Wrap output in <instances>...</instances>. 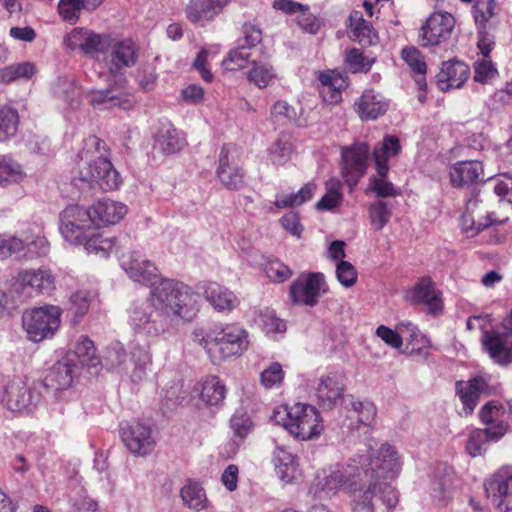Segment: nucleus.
<instances>
[{
    "label": "nucleus",
    "mask_w": 512,
    "mask_h": 512,
    "mask_svg": "<svg viewBox=\"0 0 512 512\" xmlns=\"http://www.w3.org/2000/svg\"><path fill=\"white\" fill-rule=\"evenodd\" d=\"M248 333L237 324H225L210 329L200 340L213 363L242 355L248 348Z\"/></svg>",
    "instance_id": "3"
},
{
    "label": "nucleus",
    "mask_w": 512,
    "mask_h": 512,
    "mask_svg": "<svg viewBox=\"0 0 512 512\" xmlns=\"http://www.w3.org/2000/svg\"><path fill=\"white\" fill-rule=\"evenodd\" d=\"M335 273L339 283L346 288L354 286L358 280L356 268L348 261H338Z\"/></svg>",
    "instance_id": "60"
},
{
    "label": "nucleus",
    "mask_w": 512,
    "mask_h": 512,
    "mask_svg": "<svg viewBox=\"0 0 512 512\" xmlns=\"http://www.w3.org/2000/svg\"><path fill=\"white\" fill-rule=\"evenodd\" d=\"M401 56L411 70L420 77L416 80L420 89L426 88L425 73L427 65L423 54L416 47H405L401 51Z\"/></svg>",
    "instance_id": "42"
},
{
    "label": "nucleus",
    "mask_w": 512,
    "mask_h": 512,
    "mask_svg": "<svg viewBox=\"0 0 512 512\" xmlns=\"http://www.w3.org/2000/svg\"><path fill=\"white\" fill-rule=\"evenodd\" d=\"M469 76L470 68L466 63L450 59V88H461Z\"/></svg>",
    "instance_id": "62"
},
{
    "label": "nucleus",
    "mask_w": 512,
    "mask_h": 512,
    "mask_svg": "<svg viewBox=\"0 0 512 512\" xmlns=\"http://www.w3.org/2000/svg\"><path fill=\"white\" fill-rule=\"evenodd\" d=\"M251 53L244 46L237 45L235 49H232L227 57L222 61V66L225 70L236 71L244 68L250 60Z\"/></svg>",
    "instance_id": "55"
},
{
    "label": "nucleus",
    "mask_w": 512,
    "mask_h": 512,
    "mask_svg": "<svg viewBox=\"0 0 512 512\" xmlns=\"http://www.w3.org/2000/svg\"><path fill=\"white\" fill-rule=\"evenodd\" d=\"M226 396V387L218 376H208L201 383L200 398L210 406L221 404Z\"/></svg>",
    "instance_id": "37"
},
{
    "label": "nucleus",
    "mask_w": 512,
    "mask_h": 512,
    "mask_svg": "<svg viewBox=\"0 0 512 512\" xmlns=\"http://www.w3.org/2000/svg\"><path fill=\"white\" fill-rule=\"evenodd\" d=\"M258 323L266 334L282 333L286 330V323L268 308L260 310Z\"/></svg>",
    "instance_id": "56"
},
{
    "label": "nucleus",
    "mask_w": 512,
    "mask_h": 512,
    "mask_svg": "<svg viewBox=\"0 0 512 512\" xmlns=\"http://www.w3.org/2000/svg\"><path fill=\"white\" fill-rule=\"evenodd\" d=\"M402 146L399 138L394 135H385L372 151L375 162L376 175L369 178V190L377 197H396L400 191L388 180L390 170L389 159L400 154Z\"/></svg>",
    "instance_id": "4"
},
{
    "label": "nucleus",
    "mask_w": 512,
    "mask_h": 512,
    "mask_svg": "<svg viewBox=\"0 0 512 512\" xmlns=\"http://www.w3.org/2000/svg\"><path fill=\"white\" fill-rule=\"evenodd\" d=\"M119 261L132 280L145 285H155L159 275L158 268L153 262L142 259L136 251L121 254Z\"/></svg>",
    "instance_id": "18"
},
{
    "label": "nucleus",
    "mask_w": 512,
    "mask_h": 512,
    "mask_svg": "<svg viewBox=\"0 0 512 512\" xmlns=\"http://www.w3.org/2000/svg\"><path fill=\"white\" fill-rule=\"evenodd\" d=\"M79 368L78 364L74 362V359L66 356L62 362H58L53 366L49 380L56 385L57 389H65L72 384L73 378Z\"/></svg>",
    "instance_id": "36"
},
{
    "label": "nucleus",
    "mask_w": 512,
    "mask_h": 512,
    "mask_svg": "<svg viewBox=\"0 0 512 512\" xmlns=\"http://www.w3.org/2000/svg\"><path fill=\"white\" fill-rule=\"evenodd\" d=\"M329 291L325 276L321 272L300 274L289 286L288 296L293 305L314 307L319 298Z\"/></svg>",
    "instance_id": "8"
},
{
    "label": "nucleus",
    "mask_w": 512,
    "mask_h": 512,
    "mask_svg": "<svg viewBox=\"0 0 512 512\" xmlns=\"http://www.w3.org/2000/svg\"><path fill=\"white\" fill-rule=\"evenodd\" d=\"M294 151L291 135L281 132L268 148V158L274 166L286 164Z\"/></svg>",
    "instance_id": "35"
},
{
    "label": "nucleus",
    "mask_w": 512,
    "mask_h": 512,
    "mask_svg": "<svg viewBox=\"0 0 512 512\" xmlns=\"http://www.w3.org/2000/svg\"><path fill=\"white\" fill-rule=\"evenodd\" d=\"M235 146L224 144L219 152L215 175L219 183L229 191H240L247 186V174L235 157Z\"/></svg>",
    "instance_id": "12"
},
{
    "label": "nucleus",
    "mask_w": 512,
    "mask_h": 512,
    "mask_svg": "<svg viewBox=\"0 0 512 512\" xmlns=\"http://www.w3.org/2000/svg\"><path fill=\"white\" fill-rule=\"evenodd\" d=\"M340 172L345 183L353 190L368 169L370 149L365 142H354L341 147Z\"/></svg>",
    "instance_id": "9"
},
{
    "label": "nucleus",
    "mask_w": 512,
    "mask_h": 512,
    "mask_svg": "<svg viewBox=\"0 0 512 512\" xmlns=\"http://www.w3.org/2000/svg\"><path fill=\"white\" fill-rule=\"evenodd\" d=\"M184 504L195 511L206 507L207 498L204 489L196 482L188 480L180 491Z\"/></svg>",
    "instance_id": "43"
},
{
    "label": "nucleus",
    "mask_w": 512,
    "mask_h": 512,
    "mask_svg": "<svg viewBox=\"0 0 512 512\" xmlns=\"http://www.w3.org/2000/svg\"><path fill=\"white\" fill-rule=\"evenodd\" d=\"M345 62L352 73H367L373 63V59H368L358 48H351L345 52Z\"/></svg>",
    "instance_id": "53"
},
{
    "label": "nucleus",
    "mask_w": 512,
    "mask_h": 512,
    "mask_svg": "<svg viewBox=\"0 0 512 512\" xmlns=\"http://www.w3.org/2000/svg\"><path fill=\"white\" fill-rule=\"evenodd\" d=\"M19 126V114L9 106L0 107V142L14 137Z\"/></svg>",
    "instance_id": "47"
},
{
    "label": "nucleus",
    "mask_w": 512,
    "mask_h": 512,
    "mask_svg": "<svg viewBox=\"0 0 512 512\" xmlns=\"http://www.w3.org/2000/svg\"><path fill=\"white\" fill-rule=\"evenodd\" d=\"M354 411L358 414L357 420L359 423L370 426L376 417V407L372 403L354 402Z\"/></svg>",
    "instance_id": "64"
},
{
    "label": "nucleus",
    "mask_w": 512,
    "mask_h": 512,
    "mask_svg": "<svg viewBox=\"0 0 512 512\" xmlns=\"http://www.w3.org/2000/svg\"><path fill=\"white\" fill-rule=\"evenodd\" d=\"M23 178L21 166L7 159L6 157L0 158V185L4 186L12 182H18Z\"/></svg>",
    "instance_id": "58"
},
{
    "label": "nucleus",
    "mask_w": 512,
    "mask_h": 512,
    "mask_svg": "<svg viewBox=\"0 0 512 512\" xmlns=\"http://www.w3.org/2000/svg\"><path fill=\"white\" fill-rule=\"evenodd\" d=\"M359 465L335 466L318 472L315 493L331 497L343 491L349 494L352 512H393L398 503L397 492L388 490L382 480L395 478L401 469L400 457L389 444L370 449L360 456Z\"/></svg>",
    "instance_id": "1"
},
{
    "label": "nucleus",
    "mask_w": 512,
    "mask_h": 512,
    "mask_svg": "<svg viewBox=\"0 0 512 512\" xmlns=\"http://www.w3.org/2000/svg\"><path fill=\"white\" fill-rule=\"evenodd\" d=\"M482 172V164L478 161L457 162L450 172V183L456 187H463L477 181Z\"/></svg>",
    "instance_id": "33"
},
{
    "label": "nucleus",
    "mask_w": 512,
    "mask_h": 512,
    "mask_svg": "<svg viewBox=\"0 0 512 512\" xmlns=\"http://www.w3.org/2000/svg\"><path fill=\"white\" fill-rule=\"evenodd\" d=\"M342 182L331 178L326 182V193L317 202L318 210L331 211L339 207L343 201Z\"/></svg>",
    "instance_id": "44"
},
{
    "label": "nucleus",
    "mask_w": 512,
    "mask_h": 512,
    "mask_svg": "<svg viewBox=\"0 0 512 512\" xmlns=\"http://www.w3.org/2000/svg\"><path fill=\"white\" fill-rule=\"evenodd\" d=\"M487 497L498 508H512V465L502 466L484 483Z\"/></svg>",
    "instance_id": "15"
},
{
    "label": "nucleus",
    "mask_w": 512,
    "mask_h": 512,
    "mask_svg": "<svg viewBox=\"0 0 512 512\" xmlns=\"http://www.w3.org/2000/svg\"><path fill=\"white\" fill-rule=\"evenodd\" d=\"M69 358H77L78 366H89L95 367L100 361L96 355V348L94 342L85 335L80 336L78 339L75 349L72 353H68Z\"/></svg>",
    "instance_id": "39"
},
{
    "label": "nucleus",
    "mask_w": 512,
    "mask_h": 512,
    "mask_svg": "<svg viewBox=\"0 0 512 512\" xmlns=\"http://www.w3.org/2000/svg\"><path fill=\"white\" fill-rule=\"evenodd\" d=\"M505 410L503 406L497 405L495 402L486 403L479 412V417L484 424L489 425L487 428L479 432L483 434L488 441H498L508 431V424L504 420Z\"/></svg>",
    "instance_id": "22"
},
{
    "label": "nucleus",
    "mask_w": 512,
    "mask_h": 512,
    "mask_svg": "<svg viewBox=\"0 0 512 512\" xmlns=\"http://www.w3.org/2000/svg\"><path fill=\"white\" fill-rule=\"evenodd\" d=\"M62 309L56 305L36 307L23 315V327L29 340L40 342L52 338L60 327Z\"/></svg>",
    "instance_id": "6"
},
{
    "label": "nucleus",
    "mask_w": 512,
    "mask_h": 512,
    "mask_svg": "<svg viewBox=\"0 0 512 512\" xmlns=\"http://www.w3.org/2000/svg\"><path fill=\"white\" fill-rule=\"evenodd\" d=\"M36 73V67L31 62L11 64L0 69V82L9 84L20 79H30Z\"/></svg>",
    "instance_id": "46"
},
{
    "label": "nucleus",
    "mask_w": 512,
    "mask_h": 512,
    "mask_svg": "<svg viewBox=\"0 0 512 512\" xmlns=\"http://www.w3.org/2000/svg\"><path fill=\"white\" fill-rule=\"evenodd\" d=\"M344 385L336 373H328L319 379L316 388L318 404L323 409H332L343 397Z\"/></svg>",
    "instance_id": "26"
},
{
    "label": "nucleus",
    "mask_w": 512,
    "mask_h": 512,
    "mask_svg": "<svg viewBox=\"0 0 512 512\" xmlns=\"http://www.w3.org/2000/svg\"><path fill=\"white\" fill-rule=\"evenodd\" d=\"M204 295L218 311H231L239 304L237 296L232 291L216 282L206 285Z\"/></svg>",
    "instance_id": "30"
},
{
    "label": "nucleus",
    "mask_w": 512,
    "mask_h": 512,
    "mask_svg": "<svg viewBox=\"0 0 512 512\" xmlns=\"http://www.w3.org/2000/svg\"><path fill=\"white\" fill-rule=\"evenodd\" d=\"M315 189L316 185L314 183H307L302 186L296 193L277 197L274 201V205L280 209L300 206L312 198Z\"/></svg>",
    "instance_id": "49"
},
{
    "label": "nucleus",
    "mask_w": 512,
    "mask_h": 512,
    "mask_svg": "<svg viewBox=\"0 0 512 512\" xmlns=\"http://www.w3.org/2000/svg\"><path fill=\"white\" fill-rule=\"evenodd\" d=\"M92 226L89 211L82 205L70 204L59 214V232L71 245H82L89 236Z\"/></svg>",
    "instance_id": "7"
},
{
    "label": "nucleus",
    "mask_w": 512,
    "mask_h": 512,
    "mask_svg": "<svg viewBox=\"0 0 512 512\" xmlns=\"http://www.w3.org/2000/svg\"><path fill=\"white\" fill-rule=\"evenodd\" d=\"M284 428L296 439L302 441L318 438L324 430L319 411L312 405L294 403L286 408Z\"/></svg>",
    "instance_id": "5"
},
{
    "label": "nucleus",
    "mask_w": 512,
    "mask_h": 512,
    "mask_svg": "<svg viewBox=\"0 0 512 512\" xmlns=\"http://www.w3.org/2000/svg\"><path fill=\"white\" fill-rule=\"evenodd\" d=\"M198 295L181 282L161 280L151 289L147 311L135 305L129 321L137 333L157 337L180 322L192 321L199 312Z\"/></svg>",
    "instance_id": "2"
},
{
    "label": "nucleus",
    "mask_w": 512,
    "mask_h": 512,
    "mask_svg": "<svg viewBox=\"0 0 512 512\" xmlns=\"http://www.w3.org/2000/svg\"><path fill=\"white\" fill-rule=\"evenodd\" d=\"M154 141V147L159 148L163 154L177 153L186 145L183 134L171 124L164 125L159 129Z\"/></svg>",
    "instance_id": "32"
},
{
    "label": "nucleus",
    "mask_w": 512,
    "mask_h": 512,
    "mask_svg": "<svg viewBox=\"0 0 512 512\" xmlns=\"http://www.w3.org/2000/svg\"><path fill=\"white\" fill-rule=\"evenodd\" d=\"M263 269L266 276L275 283H283L293 274L292 270L278 259H268Z\"/></svg>",
    "instance_id": "57"
},
{
    "label": "nucleus",
    "mask_w": 512,
    "mask_h": 512,
    "mask_svg": "<svg viewBox=\"0 0 512 512\" xmlns=\"http://www.w3.org/2000/svg\"><path fill=\"white\" fill-rule=\"evenodd\" d=\"M442 293L436 288L430 277H422L411 290V300L423 304L429 314L438 315L443 311Z\"/></svg>",
    "instance_id": "23"
},
{
    "label": "nucleus",
    "mask_w": 512,
    "mask_h": 512,
    "mask_svg": "<svg viewBox=\"0 0 512 512\" xmlns=\"http://www.w3.org/2000/svg\"><path fill=\"white\" fill-rule=\"evenodd\" d=\"M251 69L247 73V79L256 87L263 89L268 87L276 78V73L269 63L251 61Z\"/></svg>",
    "instance_id": "45"
},
{
    "label": "nucleus",
    "mask_w": 512,
    "mask_h": 512,
    "mask_svg": "<svg viewBox=\"0 0 512 512\" xmlns=\"http://www.w3.org/2000/svg\"><path fill=\"white\" fill-rule=\"evenodd\" d=\"M36 397L21 379L8 381L0 394L3 405L11 411H22L32 405Z\"/></svg>",
    "instance_id": "21"
},
{
    "label": "nucleus",
    "mask_w": 512,
    "mask_h": 512,
    "mask_svg": "<svg viewBox=\"0 0 512 512\" xmlns=\"http://www.w3.org/2000/svg\"><path fill=\"white\" fill-rule=\"evenodd\" d=\"M473 8L477 29H488L499 23V8L495 0H476Z\"/></svg>",
    "instance_id": "34"
},
{
    "label": "nucleus",
    "mask_w": 512,
    "mask_h": 512,
    "mask_svg": "<svg viewBox=\"0 0 512 512\" xmlns=\"http://www.w3.org/2000/svg\"><path fill=\"white\" fill-rule=\"evenodd\" d=\"M85 250L89 254H95L99 257H107L116 249L117 238L108 237L103 233L89 234L84 243Z\"/></svg>",
    "instance_id": "41"
},
{
    "label": "nucleus",
    "mask_w": 512,
    "mask_h": 512,
    "mask_svg": "<svg viewBox=\"0 0 512 512\" xmlns=\"http://www.w3.org/2000/svg\"><path fill=\"white\" fill-rule=\"evenodd\" d=\"M285 378V371L279 362H272L260 374V383L265 389L279 388Z\"/></svg>",
    "instance_id": "54"
},
{
    "label": "nucleus",
    "mask_w": 512,
    "mask_h": 512,
    "mask_svg": "<svg viewBox=\"0 0 512 512\" xmlns=\"http://www.w3.org/2000/svg\"><path fill=\"white\" fill-rule=\"evenodd\" d=\"M109 155L110 148L107 143L95 135H90L84 140V147L78 153V157L81 160L89 162L93 159H97L98 157L109 158Z\"/></svg>",
    "instance_id": "48"
},
{
    "label": "nucleus",
    "mask_w": 512,
    "mask_h": 512,
    "mask_svg": "<svg viewBox=\"0 0 512 512\" xmlns=\"http://www.w3.org/2000/svg\"><path fill=\"white\" fill-rule=\"evenodd\" d=\"M112 36L100 34L86 27H75L64 37V46L72 51H79L85 56L98 58L111 46Z\"/></svg>",
    "instance_id": "10"
},
{
    "label": "nucleus",
    "mask_w": 512,
    "mask_h": 512,
    "mask_svg": "<svg viewBox=\"0 0 512 512\" xmlns=\"http://www.w3.org/2000/svg\"><path fill=\"white\" fill-rule=\"evenodd\" d=\"M80 180L87 183L91 189H99L103 192L117 190L122 179L107 157H98L91 160L87 166L79 172Z\"/></svg>",
    "instance_id": "11"
},
{
    "label": "nucleus",
    "mask_w": 512,
    "mask_h": 512,
    "mask_svg": "<svg viewBox=\"0 0 512 512\" xmlns=\"http://www.w3.org/2000/svg\"><path fill=\"white\" fill-rule=\"evenodd\" d=\"M120 435L128 450L135 455L144 456L151 453L155 440L149 425L140 420L121 423Z\"/></svg>",
    "instance_id": "13"
},
{
    "label": "nucleus",
    "mask_w": 512,
    "mask_h": 512,
    "mask_svg": "<svg viewBox=\"0 0 512 512\" xmlns=\"http://www.w3.org/2000/svg\"><path fill=\"white\" fill-rule=\"evenodd\" d=\"M474 70V80L482 84L487 83L489 80L495 78L498 74V71L491 59L486 57H482V59L475 63Z\"/></svg>",
    "instance_id": "63"
},
{
    "label": "nucleus",
    "mask_w": 512,
    "mask_h": 512,
    "mask_svg": "<svg viewBox=\"0 0 512 512\" xmlns=\"http://www.w3.org/2000/svg\"><path fill=\"white\" fill-rule=\"evenodd\" d=\"M110 53V71L118 73L124 68L133 67L139 57V46L131 38L115 41L112 38Z\"/></svg>",
    "instance_id": "24"
},
{
    "label": "nucleus",
    "mask_w": 512,
    "mask_h": 512,
    "mask_svg": "<svg viewBox=\"0 0 512 512\" xmlns=\"http://www.w3.org/2000/svg\"><path fill=\"white\" fill-rule=\"evenodd\" d=\"M368 216L372 229L381 231L390 221L392 212L385 201L377 200L369 205Z\"/></svg>",
    "instance_id": "50"
},
{
    "label": "nucleus",
    "mask_w": 512,
    "mask_h": 512,
    "mask_svg": "<svg viewBox=\"0 0 512 512\" xmlns=\"http://www.w3.org/2000/svg\"><path fill=\"white\" fill-rule=\"evenodd\" d=\"M87 209L93 226L96 228L115 225L119 223L128 212V208L125 204L109 198L97 200Z\"/></svg>",
    "instance_id": "19"
},
{
    "label": "nucleus",
    "mask_w": 512,
    "mask_h": 512,
    "mask_svg": "<svg viewBox=\"0 0 512 512\" xmlns=\"http://www.w3.org/2000/svg\"><path fill=\"white\" fill-rule=\"evenodd\" d=\"M270 119L280 126L293 124L297 121L296 109L288 102L278 100L271 107Z\"/></svg>",
    "instance_id": "51"
},
{
    "label": "nucleus",
    "mask_w": 512,
    "mask_h": 512,
    "mask_svg": "<svg viewBox=\"0 0 512 512\" xmlns=\"http://www.w3.org/2000/svg\"><path fill=\"white\" fill-rule=\"evenodd\" d=\"M480 388V381L478 379L458 382L456 384L457 394L463 405V411L459 412L461 415H469L473 412L479 400Z\"/></svg>",
    "instance_id": "40"
},
{
    "label": "nucleus",
    "mask_w": 512,
    "mask_h": 512,
    "mask_svg": "<svg viewBox=\"0 0 512 512\" xmlns=\"http://www.w3.org/2000/svg\"><path fill=\"white\" fill-rule=\"evenodd\" d=\"M229 0H191L186 6L187 19L197 25L204 26L220 14Z\"/></svg>",
    "instance_id": "25"
},
{
    "label": "nucleus",
    "mask_w": 512,
    "mask_h": 512,
    "mask_svg": "<svg viewBox=\"0 0 512 512\" xmlns=\"http://www.w3.org/2000/svg\"><path fill=\"white\" fill-rule=\"evenodd\" d=\"M273 462L276 473L281 480L290 483L296 472L295 457L284 447H276L273 451Z\"/></svg>",
    "instance_id": "38"
},
{
    "label": "nucleus",
    "mask_w": 512,
    "mask_h": 512,
    "mask_svg": "<svg viewBox=\"0 0 512 512\" xmlns=\"http://www.w3.org/2000/svg\"><path fill=\"white\" fill-rule=\"evenodd\" d=\"M15 286L17 290L29 294L50 295L56 288L55 276L45 268L22 270L15 277Z\"/></svg>",
    "instance_id": "17"
},
{
    "label": "nucleus",
    "mask_w": 512,
    "mask_h": 512,
    "mask_svg": "<svg viewBox=\"0 0 512 512\" xmlns=\"http://www.w3.org/2000/svg\"><path fill=\"white\" fill-rule=\"evenodd\" d=\"M389 107L384 96L373 89H366L355 102V109L361 120H375L384 115Z\"/></svg>",
    "instance_id": "28"
},
{
    "label": "nucleus",
    "mask_w": 512,
    "mask_h": 512,
    "mask_svg": "<svg viewBox=\"0 0 512 512\" xmlns=\"http://www.w3.org/2000/svg\"><path fill=\"white\" fill-rule=\"evenodd\" d=\"M83 10L85 11V8L81 0L58 1L57 12L59 17L71 25L76 24L80 20Z\"/></svg>",
    "instance_id": "52"
},
{
    "label": "nucleus",
    "mask_w": 512,
    "mask_h": 512,
    "mask_svg": "<svg viewBox=\"0 0 512 512\" xmlns=\"http://www.w3.org/2000/svg\"><path fill=\"white\" fill-rule=\"evenodd\" d=\"M87 102L95 109L131 110L136 101L132 94L118 90L114 85L104 89H89L85 94Z\"/></svg>",
    "instance_id": "16"
},
{
    "label": "nucleus",
    "mask_w": 512,
    "mask_h": 512,
    "mask_svg": "<svg viewBox=\"0 0 512 512\" xmlns=\"http://www.w3.org/2000/svg\"><path fill=\"white\" fill-rule=\"evenodd\" d=\"M448 34V17L446 13L434 12L422 25L419 37L423 47L439 45Z\"/></svg>",
    "instance_id": "27"
},
{
    "label": "nucleus",
    "mask_w": 512,
    "mask_h": 512,
    "mask_svg": "<svg viewBox=\"0 0 512 512\" xmlns=\"http://www.w3.org/2000/svg\"><path fill=\"white\" fill-rule=\"evenodd\" d=\"M242 37L238 45L250 50L262 42V30L250 22L244 23L241 28Z\"/></svg>",
    "instance_id": "59"
},
{
    "label": "nucleus",
    "mask_w": 512,
    "mask_h": 512,
    "mask_svg": "<svg viewBox=\"0 0 512 512\" xmlns=\"http://www.w3.org/2000/svg\"><path fill=\"white\" fill-rule=\"evenodd\" d=\"M463 233L474 236L492 224L490 213L478 197L469 199L459 219Z\"/></svg>",
    "instance_id": "20"
},
{
    "label": "nucleus",
    "mask_w": 512,
    "mask_h": 512,
    "mask_svg": "<svg viewBox=\"0 0 512 512\" xmlns=\"http://www.w3.org/2000/svg\"><path fill=\"white\" fill-rule=\"evenodd\" d=\"M505 333L486 331L482 345L494 362L507 365L512 363V310L503 322Z\"/></svg>",
    "instance_id": "14"
},
{
    "label": "nucleus",
    "mask_w": 512,
    "mask_h": 512,
    "mask_svg": "<svg viewBox=\"0 0 512 512\" xmlns=\"http://www.w3.org/2000/svg\"><path fill=\"white\" fill-rule=\"evenodd\" d=\"M90 294L88 291L80 290L75 292L70 297L71 307L70 309L73 311L74 322H78L83 316H85L89 311Z\"/></svg>",
    "instance_id": "61"
},
{
    "label": "nucleus",
    "mask_w": 512,
    "mask_h": 512,
    "mask_svg": "<svg viewBox=\"0 0 512 512\" xmlns=\"http://www.w3.org/2000/svg\"><path fill=\"white\" fill-rule=\"evenodd\" d=\"M350 38L362 46H372L378 41V35L371 22L363 18L360 11H353L349 16Z\"/></svg>",
    "instance_id": "29"
},
{
    "label": "nucleus",
    "mask_w": 512,
    "mask_h": 512,
    "mask_svg": "<svg viewBox=\"0 0 512 512\" xmlns=\"http://www.w3.org/2000/svg\"><path fill=\"white\" fill-rule=\"evenodd\" d=\"M321 84L320 94L323 101L328 104H336L342 99V90L345 88V80L339 72L328 70L319 76Z\"/></svg>",
    "instance_id": "31"
}]
</instances>
